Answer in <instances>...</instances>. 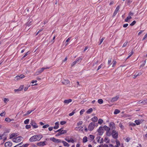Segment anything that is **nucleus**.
Wrapping results in <instances>:
<instances>
[{
    "label": "nucleus",
    "mask_w": 147,
    "mask_h": 147,
    "mask_svg": "<svg viewBox=\"0 0 147 147\" xmlns=\"http://www.w3.org/2000/svg\"><path fill=\"white\" fill-rule=\"evenodd\" d=\"M42 137L41 135H34L31 137L29 139L30 142H33L40 140Z\"/></svg>",
    "instance_id": "f257e3e1"
},
{
    "label": "nucleus",
    "mask_w": 147,
    "mask_h": 147,
    "mask_svg": "<svg viewBox=\"0 0 147 147\" xmlns=\"http://www.w3.org/2000/svg\"><path fill=\"white\" fill-rule=\"evenodd\" d=\"M110 136H112L113 138L117 139L118 137V133L117 131L113 130L110 132Z\"/></svg>",
    "instance_id": "f03ea898"
},
{
    "label": "nucleus",
    "mask_w": 147,
    "mask_h": 147,
    "mask_svg": "<svg viewBox=\"0 0 147 147\" xmlns=\"http://www.w3.org/2000/svg\"><path fill=\"white\" fill-rule=\"evenodd\" d=\"M56 132H58L56 134V136H59L62 134L66 133L67 131L66 130H63L62 128L59 129V130L55 131Z\"/></svg>",
    "instance_id": "7ed1b4c3"
},
{
    "label": "nucleus",
    "mask_w": 147,
    "mask_h": 147,
    "mask_svg": "<svg viewBox=\"0 0 147 147\" xmlns=\"http://www.w3.org/2000/svg\"><path fill=\"white\" fill-rule=\"evenodd\" d=\"M103 127L105 130L106 131V135L108 136H110L111 135L110 132V128L106 125H104Z\"/></svg>",
    "instance_id": "20e7f679"
},
{
    "label": "nucleus",
    "mask_w": 147,
    "mask_h": 147,
    "mask_svg": "<svg viewBox=\"0 0 147 147\" xmlns=\"http://www.w3.org/2000/svg\"><path fill=\"white\" fill-rule=\"evenodd\" d=\"M95 126V123L94 122L90 123L88 127V129L90 131H92Z\"/></svg>",
    "instance_id": "39448f33"
},
{
    "label": "nucleus",
    "mask_w": 147,
    "mask_h": 147,
    "mask_svg": "<svg viewBox=\"0 0 147 147\" xmlns=\"http://www.w3.org/2000/svg\"><path fill=\"white\" fill-rule=\"evenodd\" d=\"M23 139V138L21 136H18L16 138L13 139V142L16 143H18L20 142Z\"/></svg>",
    "instance_id": "423d86ee"
},
{
    "label": "nucleus",
    "mask_w": 147,
    "mask_h": 147,
    "mask_svg": "<svg viewBox=\"0 0 147 147\" xmlns=\"http://www.w3.org/2000/svg\"><path fill=\"white\" fill-rule=\"evenodd\" d=\"M50 68L49 67H43L40 69H39L36 72V74L37 75H38L40 73L43 71L45 69H49Z\"/></svg>",
    "instance_id": "0eeeda50"
},
{
    "label": "nucleus",
    "mask_w": 147,
    "mask_h": 147,
    "mask_svg": "<svg viewBox=\"0 0 147 147\" xmlns=\"http://www.w3.org/2000/svg\"><path fill=\"white\" fill-rule=\"evenodd\" d=\"M30 124L34 128H37L38 127V126L35 122L34 120H32Z\"/></svg>",
    "instance_id": "6e6552de"
},
{
    "label": "nucleus",
    "mask_w": 147,
    "mask_h": 147,
    "mask_svg": "<svg viewBox=\"0 0 147 147\" xmlns=\"http://www.w3.org/2000/svg\"><path fill=\"white\" fill-rule=\"evenodd\" d=\"M97 131L99 135H102L103 134V129L102 127H100L98 129Z\"/></svg>",
    "instance_id": "1a4fd4ad"
},
{
    "label": "nucleus",
    "mask_w": 147,
    "mask_h": 147,
    "mask_svg": "<svg viewBox=\"0 0 147 147\" xmlns=\"http://www.w3.org/2000/svg\"><path fill=\"white\" fill-rule=\"evenodd\" d=\"M119 8H120V7L119 6H118L115 9V10L113 13V17H114L116 15V14L118 13V12L119 9Z\"/></svg>",
    "instance_id": "9d476101"
},
{
    "label": "nucleus",
    "mask_w": 147,
    "mask_h": 147,
    "mask_svg": "<svg viewBox=\"0 0 147 147\" xmlns=\"http://www.w3.org/2000/svg\"><path fill=\"white\" fill-rule=\"evenodd\" d=\"M46 142L45 141L43 142H41L38 143L37 144L38 146H43L46 145Z\"/></svg>",
    "instance_id": "9b49d317"
},
{
    "label": "nucleus",
    "mask_w": 147,
    "mask_h": 147,
    "mask_svg": "<svg viewBox=\"0 0 147 147\" xmlns=\"http://www.w3.org/2000/svg\"><path fill=\"white\" fill-rule=\"evenodd\" d=\"M25 76L22 74H21L20 76H17L15 77V79L16 80H20L22 79L25 77Z\"/></svg>",
    "instance_id": "f8f14e48"
},
{
    "label": "nucleus",
    "mask_w": 147,
    "mask_h": 147,
    "mask_svg": "<svg viewBox=\"0 0 147 147\" xmlns=\"http://www.w3.org/2000/svg\"><path fill=\"white\" fill-rule=\"evenodd\" d=\"M144 120H135V122L136 123V125H138L142 123L143 121Z\"/></svg>",
    "instance_id": "ddd939ff"
},
{
    "label": "nucleus",
    "mask_w": 147,
    "mask_h": 147,
    "mask_svg": "<svg viewBox=\"0 0 147 147\" xmlns=\"http://www.w3.org/2000/svg\"><path fill=\"white\" fill-rule=\"evenodd\" d=\"M119 95L116 96L114 97L111 100V101L112 102H114L117 100L119 99Z\"/></svg>",
    "instance_id": "4468645a"
},
{
    "label": "nucleus",
    "mask_w": 147,
    "mask_h": 147,
    "mask_svg": "<svg viewBox=\"0 0 147 147\" xmlns=\"http://www.w3.org/2000/svg\"><path fill=\"white\" fill-rule=\"evenodd\" d=\"M12 145V143L11 142H6L5 144V147H11Z\"/></svg>",
    "instance_id": "2eb2a0df"
},
{
    "label": "nucleus",
    "mask_w": 147,
    "mask_h": 147,
    "mask_svg": "<svg viewBox=\"0 0 147 147\" xmlns=\"http://www.w3.org/2000/svg\"><path fill=\"white\" fill-rule=\"evenodd\" d=\"M72 101V100L71 99L65 100L64 101V103L66 104L67 105L71 102Z\"/></svg>",
    "instance_id": "dca6fc26"
},
{
    "label": "nucleus",
    "mask_w": 147,
    "mask_h": 147,
    "mask_svg": "<svg viewBox=\"0 0 147 147\" xmlns=\"http://www.w3.org/2000/svg\"><path fill=\"white\" fill-rule=\"evenodd\" d=\"M98 118L96 117H94L93 118L91 119V121H93V122H97L98 121Z\"/></svg>",
    "instance_id": "f3484780"
},
{
    "label": "nucleus",
    "mask_w": 147,
    "mask_h": 147,
    "mask_svg": "<svg viewBox=\"0 0 147 147\" xmlns=\"http://www.w3.org/2000/svg\"><path fill=\"white\" fill-rule=\"evenodd\" d=\"M142 73L141 72H139L138 73H136L134 75V77H133L134 78H135L137 77L140 76L142 74Z\"/></svg>",
    "instance_id": "a211bd4d"
},
{
    "label": "nucleus",
    "mask_w": 147,
    "mask_h": 147,
    "mask_svg": "<svg viewBox=\"0 0 147 147\" xmlns=\"http://www.w3.org/2000/svg\"><path fill=\"white\" fill-rule=\"evenodd\" d=\"M69 81L68 80H64L62 81V83L66 85L69 83Z\"/></svg>",
    "instance_id": "6ab92c4d"
},
{
    "label": "nucleus",
    "mask_w": 147,
    "mask_h": 147,
    "mask_svg": "<svg viewBox=\"0 0 147 147\" xmlns=\"http://www.w3.org/2000/svg\"><path fill=\"white\" fill-rule=\"evenodd\" d=\"M55 126L53 127V128L54 129H58L59 128V122H56L55 123Z\"/></svg>",
    "instance_id": "aec40b11"
},
{
    "label": "nucleus",
    "mask_w": 147,
    "mask_h": 147,
    "mask_svg": "<svg viewBox=\"0 0 147 147\" xmlns=\"http://www.w3.org/2000/svg\"><path fill=\"white\" fill-rule=\"evenodd\" d=\"M62 142L64 146H65L68 147L69 146V144L67 143L65 141H62Z\"/></svg>",
    "instance_id": "412c9836"
},
{
    "label": "nucleus",
    "mask_w": 147,
    "mask_h": 147,
    "mask_svg": "<svg viewBox=\"0 0 147 147\" xmlns=\"http://www.w3.org/2000/svg\"><path fill=\"white\" fill-rule=\"evenodd\" d=\"M34 110H29L28 111L27 113L25 114L24 115V116H26L28 115H29L30 113H31L32 111H34Z\"/></svg>",
    "instance_id": "4be33fe9"
},
{
    "label": "nucleus",
    "mask_w": 147,
    "mask_h": 147,
    "mask_svg": "<svg viewBox=\"0 0 147 147\" xmlns=\"http://www.w3.org/2000/svg\"><path fill=\"white\" fill-rule=\"evenodd\" d=\"M65 140L68 142L74 143V140L72 139L71 140H69V139L65 138Z\"/></svg>",
    "instance_id": "5701e85b"
},
{
    "label": "nucleus",
    "mask_w": 147,
    "mask_h": 147,
    "mask_svg": "<svg viewBox=\"0 0 147 147\" xmlns=\"http://www.w3.org/2000/svg\"><path fill=\"white\" fill-rule=\"evenodd\" d=\"M100 136H98L96 137V139L97 140V142L99 143H102L103 142V141H102V140L100 141L99 142V140L100 138Z\"/></svg>",
    "instance_id": "b1692460"
},
{
    "label": "nucleus",
    "mask_w": 147,
    "mask_h": 147,
    "mask_svg": "<svg viewBox=\"0 0 147 147\" xmlns=\"http://www.w3.org/2000/svg\"><path fill=\"white\" fill-rule=\"evenodd\" d=\"M5 121L7 122H10L12 121H13V119H11L10 118L8 117L6 118L5 119Z\"/></svg>",
    "instance_id": "393cba45"
},
{
    "label": "nucleus",
    "mask_w": 147,
    "mask_h": 147,
    "mask_svg": "<svg viewBox=\"0 0 147 147\" xmlns=\"http://www.w3.org/2000/svg\"><path fill=\"white\" fill-rule=\"evenodd\" d=\"M82 60V59L80 57L77 58L76 60V61L77 63H80L81 62Z\"/></svg>",
    "instance_id": "a878e982"
},
{
    "label": "nucleus",
    "mask_w": 147,
    "mask_h": 147,
    "mask_svg": "<svg viewBox=\"0 0 147 147\" xmlns=\"http://www.w3.org/2000/svg\"><path fill=\"white\" fill-rule=\"evenodd\" d=\"M94 138V136L93 135H90L89 136V139H90L91 141H92Z\"/></svg>",
    "instance_id": "bb28decb"
},
{
    "label": "nucleus",
    "mask_w": 147,
    "mask_h": 147,
    "mask_svg": "<svg viewBox=\"0 0 147 147\" xmlns=\"http://www.w3.org/2000/svg\"><path fill=\"white\" fill-rule=\"evenodd\" d=\"M104 142L106 143H108L109 142V138L107 137H105L104 138Z\"/></svg>",
    "instance_id": "cd10ccee"
},
{
    "label": "nucleus",
    "mask_w": 147,
    "mask_h": 147,
    "mask_svg": "<svg viewBox=\"0 0 147 147\" xmlns=\"http://www.w3.org/2000/svg\"><path fill=\"white\" fill-rule=\"evenodd\" d=\"M87 141V137L84 136L83 139V143H85Z\"/></svg>",
    "instance_id": "c85d7f7f"
},
{
    "label": "nucleus",
    "mask_w": 147,
    "mask_h": 147,
    "mask_svg": "<svg viewBox=\"0 0 147 147\" xmlns=\"http://www.w3.org/2000/svg\"><path fill=\"white\" fill-rule=\"evenodd\" d=\"M131 18V16H128L126 19H125V22H127L128 21V20Z\"/></svg>",
    "instance_id": "c756f323"
},
{
    "label": "nucleus",
    "mask_w": 147,
    "mask_h": 147,
    "mask_svg": "<svg viewBox=\"0 0 147 147\" xmlns=\"http://www.w3.org/2000/svg\"><path fill=\"white\" fill-rule=\"evenodd\" d=\"M120 112V111L119 110L116 109L115 110L114 112V114H117L119 113Z\"/></svg>",
    "instance_id": "7c9ffc66"
},
{
    "label": "nucleus",
    "mask_w": 147,
    "mask_h": 147,
    "mask_svg": "<svg viewBox=\"0 0 147 147\" xmlns=\"http://www.w3.org/2000/svg\"><path fill=\"white\" fill-rule=\"evenodd\" d=\"M93 111L92 108H90L87 111V113L88 114H90Z\"/></svg>",
    "instance_id": "2f4dec72"
},
{
    "label": "nucleus",
    "mask_w": 147,
    "mask_h": 147,
    "mask_svg": "<svg viewBox=\"0 0 147 147\" xmlns=\"http://www.w3.org/2000/svg\"><path fill=\"white\" fill-rule=\"evenodd\" d=\"M50 139L51 140H52L54 142H56L59 140H58L55 139L54 138H50Z\"/></svg>",
    "instance_id": "473e14b6"
},
{
    "label": "nucleus",
    "mask_w": 147,
    "mask_h": 147,
    "mask_svg": "<svg viewBox=\"0 0 147 147\" xmlns=\"http://www.w3.org/2000/svg\"><path fill=\"white\" fill-rule=\"evenodd\" d=\"M76 109H75L73 111L69 114V116H72L74 115V114L76 113Z\"/></svg>",
    "instance_id": "72a5a7b5"
},
{
    "label": "nucleus",
    "mask_w": 147,
    "mask_h": 147,
    "mask_svg": "<svg viewBox=\"0 0 147 147\" xmlns=\"http://www.w3.org/2000/svg\"><path fill=\"white\" fill-rule=\"evenodd\" d=\"M133 53H134V52L132 50V51H131V52L129 53V56L128 57L127 59H128L133 54Z\"/></svg>",
    "instance_id": "f704fd0d"
},
{
    "label": "nucleus",
    "mask_w": 147,
    "mask_h": 147,
    "mask_svg": "<svg viewBox=\"0 0 147 147\" xmlns=\"http://www.w3.org/2000/svg\"><path fill=\"white\" fill-rule=\"evenodd\" d=\"M98 101V103L100 104H101L103 103V100L101 99H99Z\"/></svg>",
    "instance_id": "c9c22d12"
},
{
    "label": "nucleus",
    "mask_w": 147,
    "mask_h": 147,
    "mask_svg": "<svg viewBox=\"0 0 147 147\" xmlns=\"http://www.w3.org/2000/svg\"><path fill=\"white\" fill-rule=\"evenodd\" d=\"M116 142L117 145L116 146H119L120 145V142L117 140H116Z\"/></svg>",
    "instance_id": "e433bc0d"
},
{
    "label": "nucleus",
    "mask_w": 147,
    "mask_h": 147,
    "mask_svg": "<svg viewBox=\"0 0 147 147\" xmlns=\"http://www.w3.org/2000/svg\"><path fill=\"white\" fill-rule=\"evenodd\" d=\"M103 121L102 119H99L98 120V123L100 124H101L102 123Z\"/></svg>",
    "instance_id": "4c0bfd02"
},
{
    "label": "nucleus",
    "mask_w": 147,
    "mask_h": 147,
    "mask_svg": "<svg viewBox=\"0 0 147 147\" xmlns=\"http://www.w3.org/2000/svg\"><path fill=\"white\" fill-rule=\"evenodd\" d=\"M5 115V113L4 111L0 114V116L1 117L4 116Z\"/></svg>",
    "instance_id": "58836bf2"
},
{
    "label": "nucleus",
    "mask_w": 147,
    "mask_h": 147,
    "mask_svg": "<svg viewBox=\"0 0 147 147\" xmlns=\"http://www.w3.org/2000/svg\"><path fill=\"white\" fill-rule=\"evenodd\" d=\"M115 125V123L113 122H111L109 125V127H111L113 125Z\"/></svg>",
    "instance_id": "ea45409f"
},
{
    "label": "nucleus",
    "mask_w": 147,
    "mask_h": 147,
    "mask_svg": "<svg viewBox=\"0 0 147 147\" xmlns=\"http://www.w3.org/2000/svg\"><path fill=\"white\" fill-rule=\"evenodd\" d=\"M29 119H27L25 120L24 121V123L25 124H28V123Z\"/></svg>",
    "instance_id": "a19ab883"
},
{
    "label": "nucleus",
    "mask_w": 147,
    "mask_h": 147,
    "mask_svg": "<svg viewBox=\"0 0 147 147\" xmlns=\"http://www.w3.org/2000/svg\"><path fill=\"white\" fill-rule=\"evenodd\" d=\"M111 59L110 58L109 59L108 61V64L110 66L111 65Z\"/></svg>",
    "instance_id": "79ce46f5"
},
{
    "label": "nucleus",
    "mask_w": 147,
    "mask_h": 147,
    "mask_svg": "<svg viewBox=\"0 0 147 147\" xmlns=\"http://www.w3.org/2000/svg\"><path fill=\"white\" fill-rule=\"evenodd\" d=\"M15 134H11L10 135V138L11 139L13 138L14 136H15Z\"/></svg>",
    "instance_id": "37998d69"
},
{
    "label": "nucleus",
    "mask_w": 147,
    "mask_h": 147,
    "mask_svg": "<svg viewBox=\"0 0 147 147\" xmlns=\"http://www.w3.org/2000/svg\"><path fill=\"white\" fill-rule=\"evenodd\" d=\"M136 23V21L135 20H134L133 21V22L130 24V25L131 26H134L135 24Z\"/></svg>",
    "instance_id": "c03bdc74"
},
{
    "label": "nucleus",
    "mask_w": 147,
    "mask_h": 147,
    "mask_svg": "<svg viewBox=\"0 0 147 147\" xmlns=\"http://www.w3.org/2000/svg\"><path fill=\"white\" fill-rule=\"evenodd\" d=\"M77 63L76 62V61L73 62L71 64V67H72L74 65H75Z\"/></svg>",
    "instance_id": "a18cd8bd"
},
{
    "label": "nucleus",
    "mask_w": 147,
    "mask_h": 147,
    "mask_svg": "<svg viewBox=\"0 0 147 147\" xmlns=\"http://www.w3.org/2000/svg\"><path fill=\"white\" fill-rule=\"evenodd\" d=\"M49 126V124H47L46 125H43L42 126V128H45L48 127Z\"/></svg>",
    "instance_id": "49530a36"
},
{
    "label": "nucleus",
    "mask_w": 147,
    "mask_h": 147,
    "mask_svg": "<svg viewBox=\"0 0 147 147\" xmlns=\"http://www.w3.org/2000/svg\"><path fill=\"white\" fill-rule=\"evenodd\" d=\"M128 42L127 41L125 42L123 44L122 46V47H125L128 44Z\"/></svg>",
    "instance_id": "de8ad7c7"
},
{
    "label": "nucleus",
    "mask_w": 147,
    "mask_h": 147,
    "mask_svg": "<svg viewBox=\"0 0 147 147\" xmlns=\"http://www.w3.org/2000/svg\"><path fill=\"white\" fill-rule=\"evenodd\" d=\"M103 64L102 63L98 67V69H97V71H98L99 69H100L101 67L103 66Z\"/></svg>",
    "instance_id": "09e8293b"
},
{
    "label": "nucleus",
    "mask_w": 147,
    "mask_h": 147,
    "mask_svg": "<svg viewBox=\"0 0 147 147\" xmlns=\"http://www.w3.org/2000/svg\"><path fill=\"white\" fill-rule=\"evenodd\" d=\"M31 126L30 125H26L25 126V128L26 129H28L30 128Z\"/></svg>",
    "instance_id": "8fccbe9b"
},
{
    "label": "nucleus",
    "mask_w": 147,
    "mask_h": 147,
    "mask_svg": "<svg viewBox=\"0 0 147 147\" xmlns=\"http://www.w3.org/2000/svg\"><path fill=\"white\" fill-rule=\"evenodd\" d=\"M111 128V129L112 131L113 130H115V128H116L115 125H113Z\"/></svg>",
    "instance_id": "3c124183"
},
{
    "label": "nucleus",
    "mask_w": 147,
    "mask_h": 147,
    "mask_svg": "<svg viewBox=\"0 0 147 147\" xmlns=\"http://www.w3.org/2000/svg\"><path fill=\"white\" fill-rule=\"evenodd\" d=\"M104 39V38H102L100 39V43L99 44V45H100L102 43V42H103Z\"/></svg>",
    "instance_id": "603ef678"
},
{
    "label": "nucleus",
    "mask_w": 147,
    "mask_h": 147,
    "mask_svg": "<svg viewBox=\"0 0 147 147\" xmlns=\"http://www.w3.org/2000/svg\"><path fill=\"white\" fill-rule=\"evenodd\" d=\"M83 123V122L82 121H80L78 122L77 123L78 125H81Z\"/></svg>",
    "instance_id": "864d4df0"
},
{
    "label": "nucleus",
    "mask_w": 147,
    "mask_h": 147,
    "mask_svg": "<svg viewBox=\"0 0 147 147\" xmlns=\"http://www.w3.org/2000/svg\"><path fill=\"white\" fill-rule=\"evenodd\" d=\"M85 111V110L84 109H82L80 111V115H82L84 112Z\"/></svg>",
    "instance_id": "5fc2aeb1"
},
{
    "label": "nucleus",
    "mask_w": 147,
    "mask_h": 147,
    "mask_svg": "<svg viewBox=\"0 0 147 147\" xmlns=\"http://www.w3.org/2000/svg\"><path fill=\"white\" fill-rule=\"evenodd\" d=\"M66 123V122L65 121H61V122H60V124L61 125H63L64 124H65Z\"/></svg>",
    "instance_id": "6e6d98bb"
},
{
    "label": "nucleus",
    "mask_w": 147,
    "mask_h": 147,
    "mask_svg": "<svg viewBox=\"0 0 147 147\" xmlns=\"http://www.w3.org/2000/svg\"><path fill=\"white\" fill-rule=\"evenodd\" d=\"M30 53L29 51H28L27 52H26L25 55L23 57V58H24L28 54H29Z\"/></svg>",
    "instance_id": "4d7b16f0"
},
{
    "label": "nucleus",
    "mask_w": 147,
    "mask_h": 147,
    "mask_svg": "<svg viewBox=\"0 0 147 147\" xmlns=\"http://www.w3.org/2000/svg\"><path fill=\"white\" fill-rule=\"evenodd\" d=\"M119 126L121 129H123L124 127L123 126L122 124L121 123H120L119 124Z\"/></svg>",
    "instance_id": "13d9d810"
},
{
    "label": "nucleus",
    "mask_w": 147,
    "mask_h": 147,
    "mask_svg": "<svg viewBox=\"0 0 147 147\" xmlns=\"http://www.w3.org/2000/svg\"><path fill=\"white\" fill-rule=\"evenodd\" d=\"M113 65H112V67H114L115 65L116 64L117 62L115 61H113Z\"/></svg>",
    "instance_id": "bf43d9fd"
},
{
    "label": "nucleus",
    "mask_w": 147,
    "mask_h": 147,
    "mask_svg": "<svg viewBox=\"0 0 147 147\" xmlns=\"http://www.w3.org/2000/svg\"><path fill=\"white\" fill-rule=\"evenodd\" d=\"M23 88H24L23 86H21L20 87L19 89L20 90V91H21L23 89Z\"/></svg>",
    "instance_id": "052dcab7"
},
{
    "label": "nucleus",
    "mask_w": 147,
    "mask_h": 147,
    "mask_svg": "<svg viewBox=\"0 0 147 147\" xmlns=\"http://www.w3.org/2000/svg\"><path fill=\"white\" fill-rule=\"evenodd\" d=\"M147 37V33L144 36V37L143 38L142 40H145Z\"/></svg>",
    "instance_id": "680f3d73"
},
{
    "label": "nucleus",
    "mask_w": 147,
    "mask_h": 147,
    "mask_svg": "<svg viewBox=\"0 0 147 147\" xmlns=\"http://www.w3.org/2000/svg\"><path fill=\"white\" fill-rule=\"evenodd\" d=\"M31 22V21H29L27 23V26H29L30 25V24Z\"/></svg>",
    "instance_id": "e2e57ef3"
},
{
    "label": "nucleus",
    "mask_w": 147,
    "mask_h": 147,
    "mask_svg": "<svg viewBox=\"0 0 147 147\" xmlns=\"http://www.w3.org/2000/svg\"><path fill=\"white\" fill-rule=\"evenodd\" d=\"M130 125L133 126H136V124L134 123H130Z\"/></svg>",
    "instance_id": "0e129e2a"
},
{
    "label": "nucleus",
    "mask_w": 147,
    "mask_h": 147,
    "mask_svg": "<svg viewBox=\"0 0 147 147\" xmlns=\"http://www.w3.org/2000/svg\"><path fill=\"white\" fill-rule=\"evenodd\" d=\"M128 24H124L123 25V27L124 28H126L128 26Z\"/></svg>",
    "instance_id": "69168bd1"
},
{
    "label": "nucleus",
    "mask_w": 147,
    "mask_h": 147,
    "mask_svg": "<svg viewBox=\"0 0 147 147\" xmlns=\"http://www.w3.org/2000/svg\"><path fill=\"white\" fill-rule=\"evenodd\" d=\"M130 138H127L125 140L126 141V142H128L129 140H130Z\"/></svg>",
    "instance_id": "338daca9"
},
{
    "label": "nucleus",
    "mask_w": 147,
    "mask_h": 147,
    "mask_svg": "<svg viewBox=\"0 0 147 147\" xmlns=\"http://www.w3.org/2000/svg\"><path fill=\"white\" fill-rule=\"evenodd\" d=\"M8 100L6 98H5L4 99V101L5 103H6L7 102H8Z\"/></svg>",
    "instance_id": "774afa93"
}]
</instances>
